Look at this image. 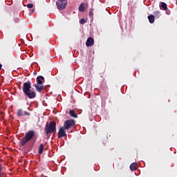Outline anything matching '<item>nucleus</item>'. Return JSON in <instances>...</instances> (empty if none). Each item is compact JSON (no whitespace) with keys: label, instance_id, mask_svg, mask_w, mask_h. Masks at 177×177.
<instances>
[{"label":"nucleus","instance_id":"nucleus-1","mask_svg":"<svg viewBox=\"0 0 177 177\" xmlns=\"http://www.w3.org/2000/svg\"><path fill=\"white\" fill-rule=\"evenodd\" d=\"M23 92L29 99H34V97L37 96V94L31 91V83H30V82H26L24 84Z\"/></svg>","mask_w":177,"mask_h":177},{"label":"nucleus","instance_id":"nucleus-2","mask_svg":"<svg viewBox=\"0 0 177 177\" xmlns=\"http://www.w3.org/2000/svg\"><path fill=\"white\" fill-rule=\"evenodd\" d=\"M34 135H35V133L32 130L27 132L25 137L21 141V145H24L27 143V142H30V140L34 138Z\"/></svg>","mask_w":177,"mask_h":177},{"label":"nucleus","instance_id":"nucleus-3","mask_svg":"<svg viewBox=\"0 0 177 177\" xmlns=\"http://www.w3.org/2000/svg\"><path fill=\"white\" fill-rule=\"evenodd\" d=\"M45 132L47 135H48V133L56 132V122H50L48 125H46L45 127Z\"/></svg>","mask_w":177,"mask_h":177},{"label":"nucleus","instance_id":"nucleus-4","mask_svg":"<svg viewBox=\"0 0 177 177\" xmlns=\"http://www.w3.org/2000/svg\"><path fill=\"white\" fill-rule=\"evenodd\" d=\"M75 125V121L74 120H68L64 122V128L66 129H71Z\"/></svg>","mask_w":177,"mask_h":177},{"label":"nucleus","instance_id":"nucleus-5","mask_svg":"<svg viewBox=\"0 0 177 177\" xmlns=\"http://www.w3.org/2000/svg\"><path fill=\"white\" fill-rule=\"evenodd\" d=\"M56 5L59 10H63V9H66V6H67V0H58L56 2Z\"/></svg>","mask_w":177,"mask_h":177},{"label":"nucleus","instance_id":"nucleus-6","mask_svg":"<svg viewBox=\"0 0 177 177\" xmlns=\"http://www.w3.org/2000/svg\"><path fill=\"white\" fill-rule=\"evenodd\" d=\"M67 136V133H66V129L64 127H60L58 131V138L61 139V138H64Z\"/></svg>","mask_w":177,"mask_h":177},{"label":"nucleus","instance_id":"nucleus-7","mask_svg":"<svg viewBox=\"0 0 177 177\" xmlns=\"http://www.w3.org/2000/svg\"><path fill=\"white\" fill-rule=\"evenodd\" d=\"M95 44V40H93V38L88 37L86 41V45L87 46H93Z\"/></svg>","mask_w":177,"mask_h":177},{"label":"nucleus","instance_id":"nucleus-8","mask_svg":"<svg viewBox=\"0 0 177 177\" xmlns=\"http://www.w3.org/2000/svg\"><path fill=\"white\" fill-rule=\"evenodd\" d=\"M23 115H30V113L27 111H23L21 109H19L17 111V116L18 117H23Z\"/></svg>","mask_w":177,"mask_h":177},{"label":"nucleus","instance_id":"nucleus-9","mask_svg":"<svg viewBox=\"0 0 177 177\" xmlns=\"http://www.w3.org/2000/svg\"><path fill=\"white\" fill-rule=\"evenodd\" d=\"M131 171H136L138 169V162H133L130 165Z\"/></svg>","mask_w":177,"mask_h":177},{"label":"nucleus","instance_id":"nucleus-10","mask_svg":"<svg viewBox=\"0 0 177 177\" xmlns=\"http://www.w3.org/2000/svg\"><path fill=\"white\" fill-rule=\"evenodd\" d=\"M44 77L43 76H38L37 77V82L38 85H42L44 84Z\"/></svg>","mask_w":177,"mask_h":177},{"label":"nucleus","instance_id":"nucleus-11","mask_svg":"<svg viewBox=\"0 0 177 177\" xmlns=\"http://www.w3.org/2000/svg\"><path fill=\"white\" fill-rule=\"evenodd\" d=\"M35 88H36L38 92H42V91H44V86L41 84H35Z\"/></svg>","mask_w":177,"mask_h":177},{"label":"nucleus","instance_id":"nucleus-12","mask_svg":"<svg viewBox=\"0 0 177 177\" xmlns=\"http://www.w3.org/2000/svg\"><path fill=\"white\" fill-rule=\"evenodd\" d=\"M69 113L71 117H73V118H77V117H78V115L75 113V111H74V110H71L69 111Z\"/></svg>","mask_w":177,"mask_h":177},{"label":"nucleus","instance_id":"nucleus-13","mask_svg":"<svg viewBox=\"0 0 177 177\" xmlns=\"http://www.w3.org/2000/svg\"><path fill=\"white\" fill-rule=\"evenodd\" d=\"M42 153H44V144H41L38 149L39 154H42Z\"/></svg>","mask_w":177,"mask_h":177},{"label":"nucleus","instance_id":"nucleus-14","mask_svg":"<svg viewBox=\"0 0 177 177\" xmlns=\"http://www.w3.org/2000/svg\"><path fill=\"white\" fill-rule=\"evenodd\" d=\"M160 6L163 10H167V9H168V8L167 7V3H165V2L160 3Z\"/></svg>","mask_w":177,"mask_h":177},{"label":"nucleus","instance_id":"nucleus-15","mask_svg":"<svg viewBox=\"0 0 177 177\" xmlns=\"http://www.w3.org/2000/svg\"><path fill=\"white\" fill-rule=\"evenodd\" d=\"M80 12H85V5L84 3H81L79 6Z\"/></svg>","mask_w":177,"mask_h":177},{"label":"nucleus","instance_id":"nucleus-16","mask_svg":"<svg viewBox=\"0 0 177 177\" xmlns=\"http://www.w3.org/2000/svg\"><path fill=\"white\" fill-rule=\"evenodd\" d=\"M148 19H149V23H151V24H153V23H154V16L153 15L148 16Z\"/></svg>","mask_w":177,"mask_h":177},{"label":"nucleus","instance_id":"nucleus-17","mask_svg":"<svg viewBox=\"0 0 177 177\" xmlns=\"http://www.w3.org/2000/svg\"><path fill=\"white\" fill-rule=\"evenodd\" d=\"M34 6L32 5V3H29L27 5V8H28V9H31Z\"/></svg>","mask_w":177,"mask_h":177},{"label":"nucleus","instance_id":"nucleus-18","mask_svg":"<svg viewBox=\"0 0 177 177\" xmlns=\"http://www.w3.org/2000/svg\"><path fill=\"white\" fill-rule=\"evenodd\" d=\"M80 24H85V19H80Z\"/></svg>","mask_w":177,"mask_h":177},{"label":"nucleus","instance_id":"nucleus-19","mask_svg":"<svg viewBox=\"0 0 177 177\" xmlns=\"http://www.w3.org/2000/svg\"><path fill=\"white\" fill-rule=\"evenodd\" d=\"M2 70V64H0V71Z\"/></svg>","mask_w":177,"mask_h":177},{"label":"nucleus","instance_id":"nucleus-20","mask_svg":"<svg viewBox=\"0 0 177 177\" xmlns=\"http://www.w3.org/2000/svg\"><path fill=\"white\" fill-rule=\"evenodd\" d=\"M1 166H0V174H1Z\"/></svg>","mask_w":177,"mask_h":177},{"label":"nucleus","instance_id":"nucleus-21","mask_svg":"<svg viewBox=\"0 0 177 177\" xmlns=\"http://www.w3.org/2000/svg\"><path fill=\"white\" fill-rule=\"evenodd\" d=\"M157 13H158V15H160V12H158Z\"/></svg>","mask_w":177,"mask_h":177}]
</instances>
